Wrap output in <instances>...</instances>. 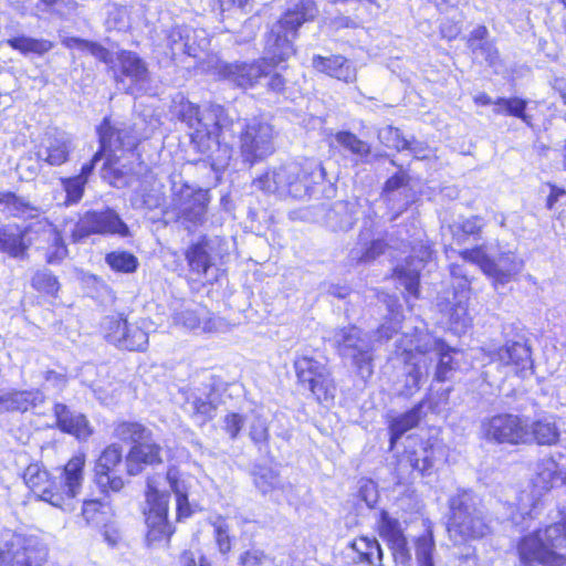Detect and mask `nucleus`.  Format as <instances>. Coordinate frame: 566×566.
Here are the masks:
<instances>
[{"instance_id": "nucleus-1", "label": "nucleus", "mask_w": 566, "mask_h": 566, "mask_svg": "<svg viewBox=\"0 0 566 566\" xmlns=\"http://www.w3.org/2000/svg\"><path fill=\"white\" fill-rule=\"evenodd\" d=\"M317 8L313 0H300L291 6L275 21L265 34V56L251 62L235 61L228 63L218 61L214 70L220 78L229 81L237 87L248 90L254 87L262 77L271 75L272 69L289 60L295 53L294 40L300 27L313 20Z\"/></svg>"}, {"instance_id": "nucleus-2", "label": "nucleus", "mask_w": 566, "mask_h": 566, "mask_svg": "<svg viewBox=\"0 0 566 566\" xmlns=\"http://www.w3.org/2000/svg\"><path fill=\"white\" fill-rule=\"evenodd\" d=\"M84 455H75L67 461L57 476H52L40 464L32 463L25 469L23 480L42 501L62 511L72 512L84 480Z\"/></svg>"}, {"instance_id": "nucleus-3", "label": "nucleus", "mask_w": 566, "mask_h": 566, "mask_svg": "<svg viewBox=\"0 0 566 566\" xmlns=\"http://www.w3.org/2000/svg\"><path fill=\"white\" fill-rule=\"evenodd\" d=\"M447 532L454 545L481 539L491 533L481 499L470 490H459L448 501Z\"/></svg>"}, {"instance_id": "nucleus-4", "label": "nucleus", "mask_w": 566, "mask_h": 566, "mask_svg": "<svg viewBox=\"0 0 566 566\" xmlns=\"http://www.w3.org/2000/svg\"><path fill=\"white\" fill-rule=\"evenodd\" d=\"M558 549H566V510L551 525L518 542V566H566V555Z\"/></svg>"}, {"instance_id": "nucleus-5", "label": "nucleus", "mask_w": 566, "mask_h": 566, "mask_svg": "<svg viewBox=\"0 0 566 566\" xmlns=\"http://www.w3.org/2000/svg\"><path fill=\"white\" fill-rule=\"evenodd\" d=\"M328 340L338 355L349 360L363 378L373 375L374 340L369 333L349 325L333 329Z\"/></svg>"}, {"instance_id": "nucleus-6", "label": "nucleus", "mask_w": 566, "mask_h": 566, "mask_svg": "<svg viewBox=\"0 0 566 566\" xmlns=\"http://www.w3.org/2000/svg\"><path fill=\"white\" fill-rule=\"evenodd\" d=\"M312 172L297 163H289L269 169L253 180V186L265 193L281 198L302 199L308 195Z\"/></svg>"}, {"instance_id": "nucleus-7", "label": "nucleus", "mask_w": 566, "mask_h": 566, "mask_svg": "<svg viewBox=\"0 0 566 566\" xmlns=\"http://www.w3.org/2000/svg\"><path fill=\"white\" fill-rule=\"evenodd\" d=\"M210 196L208 190L195 189L187 184L172 182L170 202L166 213H172L188 230L206 221Z\"/></svg>"}, {"instance_id": "nucleus-8", "label": "nucleus", "mask_w": 566, "mask_h": 566, "mask_svg": "<svg viewBox=\"0 0 566 566\" xmlns=\"http://www.w3.org/2000/svg\"><path fill=\"white\" fill-rule=\"evenodd\" d=\"M403 342L412 343L418 356L427 357V366L429 363L437 360L433 379L439 382L448 381L454 373L453 354L457 353L444 342L433 337L424 331L416 328L413 335H403Z\"/></svg>"}, {"instance_id": "nucleus-9", "label": "nucleus", "mask_w": 566, "mask_h": 566, "mask_svg": "<svg viewBox=\"0 0 566 566\" xmlns=\"http://www.w3.org/2000/svg\"><path fill=\"white\" fill-rule=\"evenodd\" d=\"M297 381L311 391L318 402L332 401L336 395V385L327 366L307 355L294 360Z\"/></svg>"}, {"instance_id": "nucleus-10", "label": "nucleus", "mask_w": 566, "mask_h": 566, "mask_svg": "<svg viewBox=\"0 0 566 566\" xmlns=\"http://www.w3.org/2000/svg\"><path fill=\"white\" fill-rule=\"evenodd\" d=\"M114 70L117 87L126 94H140L150 83L147 63L136 52L127 50L117 52Z\"/></svg>"}, {"instance_id": "nucleus-11", "label": "nucleus", "mask_w": 566, "mask_h": 566, "mask_svg": "<svg viewBox=\"0 0 566 566\" xmlns=\"http://www.w3.org/2000/svg\"><path fill=\"white\" fill-rule=\"evenodd\" d=\"M480 433L484 440L493 443L526 444L528 424L516 415L500 413L484 418L481 421Z\"/></svg>"}, {"instance_id": "nucleus-12", "label": "nucleus", "mask_w": 566, "mask_h": 566, "mask_svg": "<svg viewBox=\"0 0 566 566\" xmlns=\"http://www.w3.org/2000/svg\"><path fill=\"white\" fill-rule=\"evenodd\" d=\"M46 547L33 536L14 534L0 548V566H45Z\"/></svg>"}, {"instance_id": "nucleus-13", "label": "nucleus", "mask_w": 566, "mask_h": 566, "mask_svg": "<svg viewBox=\"0 0 566 566\" xmlns=\"http://www.w3.org/2000/svg\"><path fill=\"white\" fill-rule=\"evenodd\" d=\"M240 133V153L243 161L253 165L274 151L273 128L270 124L252 119L243 124Z\"/></svg>"}, {"instance_id": "nucleus-14", "label": "nucleus", "mask_w": 566, "mask_h": 566, "mask_svg": "<svg viewBox=\"0 0 566 566\" xmlns=\"http://www.w3.org/2000/svg\"><path fill=\"white\" fill-rule=\"evenodd\" d=\"M93 233L127 237L129 229L114 210L107 208L85 212L74 226L71 238L73 242H78Z\"/></svg>"}, {"instance_id": "nucleus-15", "label": "nucleus", "mask_w": 566, "mask_h": 566, "mask_svg": "<svg viewBox=\"0 0 566 566\" xmlns=\"http://www.w3.org/2000/svg\"><path fill=\"white\" fill-rule=\"evenodd\" d=\"M168 497V494L159 492L148 482V511L145 512L148 544L168 539L172 534V527L167 521Z\"/></svg>"}, {"instance_id": "nucleus-16", "label": "nucleus", "mask_w": 566, "mask_h": 566, "mask_svg": "<svg viewBox=\"0 0 566 566\" xmlns=\"http://www.w3.org/2000/svg\"><path fill=\"white\" fill-rule=\"evenodd\" d=\"M492 363H496L505 369V375L513 374L526 377L533 371L531 348L525 342H506L503 346L490 353Z\"/></svg>"}, {"instance_id": "nucleus-17", "label": "nucleus", "mask_w": 566, "mask_h": 566, "mask_svg": "<svg viewBox=\"0 0 566 566\" xmlns=\"http://www.w3.org/2000/svg\"><path fill=\"white\" fill-rule=\"evenodd\" d=\"M233 120L228 116L221 105L209 104L200 111L198 124L191 134V143L195 149H207L206 140L224 135V132L232 127Z\"/></svg>"}, {"instance_id": "nucleus-18", "label": "nucleus", "mask_w": 566, "mask_h": 566, "mask_svg": "<svg viewBox=\"0 0 566 566\" xmlns=\"http://www.w3.org/2000/svg\"><path fill=\"white\" fill-rule=\"evenodd\" d=\"M398 348L402 349L403 371L402 379L397 382L396 391L399 396L410 397L420 389L421 381L427 377V357L418 356L412 343L399 340Z\"/></svg>"}, {"instance_id": "nucleus-19", "label": "nucleus", "mask_w": 566, "mask_h": 566, "mask_svg": "<svg viewBox=\"0 0 566 566\" xmlns=\"http://www.w3.org/2000/svg\"><path fill=\"white\" fill-rule=\"evenodd\" d=\"M123 454L118 444L108 446L95 464V482L104 493L119 492L124 480L117 474L122 465Z\"/></svg>"}, {"instance_id": "nucleus-20", "label": "nucleus", "mask_w": 566, "mask_h": 566, "mask_svg": "<svg viewBox=\"0 0 566 566\" xmlns=\"http://www.w3.org/2000/svg\"><path fill=\"white\" fill-rule=\"evenodd\" d=\"M101 153L107 157L111 164L112 156L117 150H132L137 145V137L133 129L124 124L115 125L105 118L98 127Z\"/></svg>"}, {"instance_id": "nucleus-21", "label": "nucleus", "mask_w": 566, "mask_h": 566, "mask_svg": "<svg viewBox=\"0 0 566 566\" xmlns=\"http://www.w3.org/2000/svg\"><path fill=\"white\" fill-rule=\"evenodd\" d=\"M28 230L39 234V249L44 252L48 263L57 264L67 255V248L60 231L46 219L31 224Z\"/></svg>"}, {"instance_id": "nucleus-22", "label": "nucleus", "mask_w": 566, "mask_h": 566, "mask_svg": "<svg viewBox=\"0 0 566 566\" xmlns=\"http://www.w3.org/2000/svg\"><path fill=\"white\" fill-rule=\"evenodd\" d=\"M71 151L70 138L61 132H48L35 153L40 161L50 166H61L66 163Z\"/></svg>"}, {"instance_id": "nucleus-23", "label": "nucleus", "mask_w": 566, "mask_h": 566, "mask_svg": "<svg viewBox=\"0 0 566 566\" xmlns=\"http://www.w3.org/2000/svg\"><path fill=\"white\" fill-rule=\"evenodd\" d=\"M432 251L427 245H421L419 253L412 254L406 264L395 269V274L406 291L413 297L419 296V276L426 262L431 259Z\"/></svg>"}, {"instance_id": "nucleus-24", "label": "nucleus", "mask_w": 566, "mask_h": 566, "mask_svg": "<svg viewBox=\"0 0 566 566\" xmlns=\"http://www.w3.org/2000/svg\"><path fill=\"white\" fill-rule=\"evenodd\" d=\"M316 216H322L325 226L333 231H348L356 221V205L342 200L331 206L323 203L317 207Z\"/></svg>"}, {"instance_id": "nucleus-25", "label": "nucleus", "mask_w": 566, "mask_h": 566, "mask_svg": "<svg viewBox=\"0 0 566 566\" xmlns=\"http://www.w3.org/2000/svg\"><path fill=\"white\" fill-rule=\"evenodd\" d=\"M53 412L56 419V427L61 431L72 434L80 440H86L93 433L86 417L71 410L66 405L55 403Z\"/></svg>"}, {"instance_id": "nucleus-26", "label": "nucleus", "mask_w": 566, "mask_h": 566, "mask_svg": "<svg viewBox=\"0 0 566 566\" xmlns=\"http://www.w3.org/2000/svg\"><path fill=\"white\" fill-rule=\"evenodd\" d=\"M161 447L151 437L144 442L133 446L126 457L127 472L130 475L140 473L144 465L161 463Z\"/></svg>"}, {"instance_id": "nucleus-27", "label": "nucleus", "mask_w": 566, "mask_h": 566, "mask_svg": "<svg viewBox=\"0 0 566 566\" xmlns=\"http://www.w3.org/2000/svg\"><path fill=\"white\" fill-rule=\"evenodd\" d=\"M488 275L494 286L505 285L511 282L522 270L524 263L513 252L502 253L496 260L490 259Z\"/></svg>"}, {"instance_id": "nucleus-28", "label": "nucleus", "mask_w": 566, "mask_h": 566, "mask_svg": "<svg viewBox=\"0 0 566 566\" xmlns=\"http://www.w3.org/2000/svg\"><path fill=\"white\" fill-rule=\"evenodd\" d=\"M312 65L316 71L346 83H353L357 77L356 67L342 55H332L328 57L314 55Z\"/></svg>"}, {"instance_id": "nucleus-29", "label": "nucleus", "mask_w": 566, "mask_h": 566, "mask_svg": "<svg viewBox=\"0 0 566 566\" xmlns=\"http://www.w3.org/2000/svg\"><path fill=\"white\" fill-rule=\"evenodd\" d=\"M426 401H420L413 406L410 410L391 417L389 420V432H390V449L394 448L395 443L410 429L417 427L421 419L424 417L423 408Z\"/></svg>"}, {"instance_id": "nucleus-30", "label": "nucleus", "mask_w": 566, "mask_h": 566, "mask_svg": "<svg viewBox=\"0 0 566 566\" xmlns=\"http://www.w3.org/2000/svg\"><path fill=\"white\" fill-rule=\"evenodd\" d=\"M44 396L40 390H8L4 391L2 399L1 413L4 412H25L31 408L41 405Z\"/></svg>"}, {"instance_id": "nucleus-31", "label": "nucleus", "mask_w": 566, "mask_h": 566, "mask_svg": "<svg viewBox=\"0 0 566 566\" xmlns=\"http://www.w3.org/2000/svg\"><path fill=\"white\" fill-rule=\"evenodd\" d=\"M213 242L202 237L198 242L192 243L186 251V260L190 270L197 274L206 275L213 265L212 259Z\"/></svg>"}, {"instance_id": "nucleus-32", "label": "nucleus", "mask_w": 566, "mask_h": 566, "mask_svg": "<svg viewBox=\"0 0 566 566\" xmlns=\"http://www.w3.org/2000/svg\"><path fill=\"white\" fill-rule=\"evenodd\" d=\"M0 206L3 207L4 212L14 218H36L41 213L39 207L12 191H0Z\"/></svg>"}, {"instance_id": "nucleus-33", "label": "nucleus", "mask_w": 566, "mask_h": 566, "mask_svg": "<svg viewBox=\"0 0 566 566\" xmlns=\"http://www.w3.org/2000/svg\"><path fill=\"white\" fill-rule=\"evenodd\" d=\"M27 232L30 231H14L10 226H0V252L13 259H24L30 245L24 240Z\"/></svg>"}, {"instance_id": "nucleus-34", "label": "nucleus", "mask_w": 566, "mask_h": 566, "mask_svg": "<svg viewBox=\"0 0 566 566\" xmlns=\"http://www.w3.org/2000/svg\"><path fill=\"white\" fill-rule=\"evenodd\" d=\"M410 177L403 169H399L394 176L386 180L381 196L386 201L395 202L398 196H405L406 200L401 203L398 209L399 211L394 216L392 219L397 218L399 213L407 209L410 200L407 196Z\"/></svg>"}, {"instance_id": "nucleus-35", "label": "nucleus", "mask_w": 566, "mask_h": 566, "mask_svg": "<svg viewBox=\"0 0 566 566\" xmlns=\"http://www.w3.org/2000/svg\"><path fill=\"white\" fill-rule=\"evenodd\" d=\"M220 137L221 135H218L207 139L205 143L208 145L207 149H196L198 153L207 156L214 170L224 169L229 165L233 154L232 147L226 142H221ZM222 137L224 138L223 135Z\"/></svg>"}, {"instance_id": "nucleus-36", "label": "nucleus", "mask_w": 566, "mask_h": 566, "mask_svg": "<svg viewBox=\"0 0 566 566\" xmlns=\"http://www.w3.org/2000/svg\"><path fill=\"white\" fill-rule=\"evenodd\" d=\"M559 429L552 418H543L528 426L527 443L535 442L538 446H554L559 440Z\"/></svg>"}, {"instance_id": "nucleus-37", "label": "nucleus", "mask_w": 566, "mask_h": 566, "mask_svg": "<svg viewBox=\"0 0 566 566\" xmlns=\"http://www.w3.org/2000/svg\"><path fill=\"white\" fill-rule=\"evenodd\" d=\"M493 113L496 115L514 116L532 126V116L526 114L527 102L520 97H500L493 103Z\"/></svg>"}, {"instance_id": "nucleus-38", "label": "nucleus", "mask_w": 566, "mask_h": 566, "mask_svg": "<svg viewBox=\"0 0 566 566\" xmlns=\"http://www.w3.org/2000/svg\"><path fill=\"white\" fill-rule=\"evenodd\" d=\"M150 436L151 431L136 421H120L114 427V437L133 446L144 442Z\"/></svg>"}, {"instance_id": "nucleus-39", "label": "nucleus", "mask_w": 566, "mask_h": 566, "mask_svg": "<svg viewBox=\"0 0 566 566\" xmlns=\"http://www.w3.org/2000/svg\"><path fill=\"white\" fill-rule=\"evenodd\" d=\"M350 547L358 554L359 562L371 566L382 565V549L376 538L359 537L352 542Z\"/></svg>"}, {"instance_id": "nucleus-40", "label": "nucleus", "mask_w": 566, "mask_h": 566, "mask_svg": "<svg viewBox=\"0 0 566 566\" xmlns=\"http://www.w3.org/2000/svg\"><path fill=\"white\" fill-rule=\"evenodd\" d=\"M449 324L455 333H463L471 324V317L468 313V296L454 295V301L447 308Z\"/></svg>"}, {"instance_id": "nucleus-41", "label": "nucleus", "mask_w": 566, "mask_h": 566, "mask_svg": "<svg viewBox=\"0 0 566 566\" xmlns=\"http://www.w3.org/2000/svg\"><path fill=\"white\" fill-rule=\"evenodd\" d=\"M189 27H174L166 34V54L169 55L172 60L179 55H186V51H195L191 49L190 43H187L189 38L188 34Z\"/></svg>"}, {"instance_id": "nucleus-42", "label": "nucleus", "mask_w": 566, "mask_h": 566, "mask_svg": "<svg viewBox=\"0 0 566 566\" xmlns=\"http://www.w3.org/2000/svg\"><path fill=\"white\" fill-rule=\"evenodd\" d=\"M82 515L88 525H106L112 515V507L99 500H85L82 505Z\"/></svg>"}, {"instance_id": "nucleus-43", "label": "nucleus", "mask_w": 566, "mask_h": 566, "mask_svg": "<svg viewBox=\"0 0 566 566\" xmlns=\"http://www.w3.org/2000/svg\"><path fill=\"white\" fill-rule=\"evenodd\" d=\"M7 44L22 54L35 53L42 55L53 48V43L49 40L25 35L8 39Z\"/></svg>"}, {"instance_id": "nucleus-44", "label": "nucleus", "mask_w": 566, "mask_h": 566, "mask_svg": "<svg viewBox=\"0 0 566 566\" xmlns=\"http://www.w3.org/2000/svg\"><path fill=\"white\" fill-rule=\"evenodd\" d=\"M166 479L169 483L171 491L176 495L178 516H188L190 514V507L188 503L187 486L186 483L179 479L178 470L175 468H170L167 471Z\"/></svg>"}, {"instance_id": "nucleus-45", "label": "nucleus", "mask_w": 566, "mask_h": 566, "mask_svg": "<svg viewBox=\"0 0 566 566\" xmlns=\"http://www.w3.org/2000/svg\"><path fill=\"white\" fill-rule=\"evenodd\" d=\"M410 465L421 472L429 473L434 464V447L431 442H421L420 447L408 455Z\"/></svg>"}, {"instance_id": "nucleus-46", "label": "nucleus", "mask_w": 566, "mask_h": 566, "mask_svg": "<svg viewBox=\"0 0 566 566\" xmlns=\"http://www.w3.org/2000/svg\"><path fill=\"white\" fill-rule=\"evenodd\" d=\"M484 223L482 218L473 216L460 221L454 222L449 227L453 240L458 244L465 243L468 237L478 234L483 228Z\"/></svg>"}, {"instance_id": "nucleus-47", "label": "nucleus", "mask_w": 566, "mask_h": 566, "mask_svg": "<svg viewBox=\"0 0 566 566\" xmlns=\"http://www.w3.org/2000/svg\"><path fill=\"white\" fill-rule=\"evenodd\" d=\"M105 338L116 347L120 348L129 324L120 316L107 317L104 322Z\"/></svg>"}, {"instance_id": "nucleus-48", "label": "nucleus", "mask_w": 566, "mask_h": 566, "mask_svg": "<svg viewBox=\"0 0 566 566\" xmlns=\"http://www.w3.org/2000/svg\"><path fill=\"white\" fill-rule=\"evenodd\" d=\"M106 263L116 272L134 273L138 266L137 258L127 251H114L106 254Z\"/></svg>"}, {"instance_id": "nucleus-49", "label": "nucleus", "mask_w": 566, "mask_h": 566, "mask_svg": "<svg viewBox=\"0 0 566 566\" xmlns=\"http://www.w3.org/2000/svg\"><path fill=\"white\" fill-rule=\"evenodd\" d=\"M558 464L553 458L543 459L536 468L535 484L544 490L552 488L557 478Z\"/></svg>"}, {"instance_id": "nucleus-50", "label": "nucleus", "mask_w": 566, "mask_h": 566, "mask_svg": "<svg viewBox=\"0 0 566 566\" xmlns=\"http://www.w3.org/2000/svg\"><path fill=\"white\" fill-rule=\"evenodd\" d=\"M379 535L388 545L405 537L398 520L389 516L387 512H382L379 520Z\"/></svg>"}, {"instance_id": "nucleus-51", "label": "nucleus", "mask_w": 566, "mask_h": 566, "mask_svg": "<svg viewBox=\"0 0 566 566\" xmlns=\"http://www.w3.org/2000/svg\"><path fill=\"white\" fill-rule=\"evenodd\" d=\"M66 45L70 48L75 46L80 50L87 51L93 56H95L97 60H99L104 63H107V64L114 63L115 64L113 54L107 49H105L104 46H102L98 43L78 39V38H71L67 40Z\"/></svg>"}, {"instance_id": "nucleus-52", "label": "nucleus", "mask_w": 566, "mask_h": 566, "mask_svg": "<svg viewBox=\"0 0 566 566\" xmlns=\"http://www.w3.org/2000/svg\"><path fill=\"white\" fill-rule=\"evenodd\" d=\"M188 34L189 38L187 40V43H190L191 49L193 48L195 51H186V55L200 60L202 54H205L208 51L210 45L208 34L202 29H193L190 27L188 30Z\"/></svg>"}, {"instance_id": "nucleus-53", "label": "nucleus", "mask_w": 566, "mask_h": 566, "mask_svg": "<svg viewBox=\"0 0 566 566\" xmlns=\"http://www.w3.org/2000/svg\"><path fill=\"white\" fill-rule=\"evenodd\" d=\"M436 545L431 535L420 536L416 541V559L418 566H434L433 552Z\"/></svg>"}, {"instance_id": "nucleus-54", "label": "nucleus", "mask_w": 566, "mask_h": 566, "mask_svg": "<svg viewBox=\"0 0 566 566\" xmlns=\"http://www.w3.org/2000/svg\"><path fill=\"white\" fill-rule=\"evenodd\" d=\"M336 140L344 148L357 156L365 157L370 153L369 145L366 142L359 139L353 133L340 132L336 135Z\"/></svg>"}, {"instance_id": "nucleus-55", "label": "nucleus", "mask_w": 566, "mask_h": 566, "mask_svg": "<svg viewBox=\"0 0 566 566\" xmlns=\"http://www.w3.org/2000/svg\"><path fill=\"white\" fill-rule=\"evenodd\" d=\"M386 250V243L382 240H373L366 248H355L350 251L352 260L358 263H367L374 261L376 258L381 255Z\"/></svg>"}, {"instance_id": "nucleus-56", "label": "nucleus", "mask_w": 566, "mask_h": 566, "mask_svg": "<svg viewBox=\"0 0 566 566\" xmlns=\"http://www.w3.org/2000/svg\"><path fill=\"white\" fill-rule=\"evenodd\" d=\"M378 139L386 147L394 148L398 151L405 150L406 147H409L407 139L402 136L400 129L394 126H386L379 129Z\"/></svg>"}, {"instance_id": "nucleus-57", "label": "nucleus", "mask_w": 566, "mask_h": 566, "mask_svg": "<svg viewBox=\"0 0 566 566\" xmlns=\"http://www.w3.org/2000/svg\"><path fill=\"white\" fill-rule=\"evenodd\" d=\"M148 344V334L136 325L129 324V331L122 342V349L144 350Z\"/></svg>"}, {"instance_id": "nucleus-58", "label": "nucleus", "mask_w": 566, "mask_h": 566, "mask_svg": "<svg viewBox=\"0 0 566 566\" xmlns=\"http://www.w3.org/2000/svg\"><path fill=\"white\" fill-rule=\"evenodd\" d=\"M63 189L66 192V203H77L84 193V177H70L62 179Z\"/></svg>"}, {"instance_id": "nucleus-59", "label": "nucleus", "mask_w": 566, "mask_h": 566, "mask_svg": "<svg viewBox=\"0 0 566 566\" xmlns=\"http://www.w3.org/2000/svg\"><path fill=\"white\" fill-rule=\"evenodd\" d=\"M193 417L198 418L201 423H205L207 420L211 419L216 411V403L207 396L206 398L196 397L192 402Z\"/></svg>"}, {"instance_id": "nucleus-60", "label": "nucleus", "mask_w": 566, "mask_h": 566, "mask_svg": "<svg viewBox=\"0 0 566 566\" xmlns=\"http://www.w3.org/2000/svg\"><path fill=\"white\" fill-rule=\"evenodd\" d=\"M279 482V476L270 469L262 468L254 472V484L263 494L275 489Z\"/></svg>"}, {"instance_id": "nucleus-61", "label": "nucleus", "mask_w": 566, "mask_h": 566, "mask_svg": "<svg viewBox=\"0 0 566 566\" xmlns=\"http://www.w3.org/2000/svg\"><path fill=\"white\" fill-rule=\"evenodd\" d=\"M32 286L38 291L53 294L59 290V283L56 277L50 272L41 271L36 272L32 277Z\"/></svg>"}, {"instance_id": "nucleus-62", "label": "nucleus", "mask_w": 566, "mask_h": 566, "mask_svg": "<svg viewBox=\"0 0 566 566\" xmlns=\"http://www.w3.org/2000/svg\"><path fill=\"white\" fill-rule=\"evenodd\" d=\"M213 528H214L216 543L218 545L220 553H222V554L229 553L231 549V538L229 535V526H228L227 522L223 518L219 517L213 523Z\"/></svg>"}, {"instance_id": "nucleus-63", "label": "nucleus", "mask_w": 566, "mask_h": 566, "mask_svg": "<svg viewBox=\"0 0 566 566\" xmlns=\"http://www.w3.org/2000/svg\"><path fill=\"white\" fill-rule=\"evenodd\" d=\"M388 546L391 549V554L397 566H412V558L408 547L407 538L398 542L396 541Z\"/></svg>"}, {"instance_id": "nucleus-64", "label": "nucleus", "mask_w": 566, "mask_h": 566, "mask_svg": "<svg viewBox=\"0 0 566 566\" xmlns=\"http://www.w3.org/2000/svg\"><path fill=\"white\" fill-rule=\"evenodd\" d=\"M269 557L259 548H250L239 556L240 566H268Z\"/></svg>"}]
</instances>
